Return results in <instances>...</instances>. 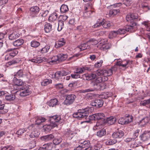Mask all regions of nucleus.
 Returning a JSON list of instances; mask_svg holds the SVG:
<instances>
[{
    "instance_id": "f257e3e1",
    "label": "nucleus",
    "mask_w": 150,
    "mask_h": 150,
    "mask_svg": "<svg viewBox=\"0 0 150 150\" xmlns=\"http://www.w3.org/2000/svg\"><path fill=\"white\" fill-rule=\"evenodd\" d=\"M50 124L46 125L43 126V129L44 131L48 132L52 128L57 126L59 123L62 122L64 120L61 118L60 115H56L50 117Z\"/></svg>"
},
{
    "instance_id": "f03ea898",
    "label": "nucleus",
    "mask_w": 150,
    "mask_h": 150,
    "mask_svg": "<svg viewBox=\"0 0 150 150\" xmlns=\"http://www.w3.org/2000/svg\"><path fill=\"white\" fill-rule=\"evenodd\" d=\"M136 23L133 22L131 25H127L126 26L125 29H120L117 30L113 31V37L114 35L116 34H125L126 31L130 32H134L136 29Z\"/></svg>"
},
{
    "instance_id": "7ed1b4c3",
    "label": "nucleus",
    "mask_w": 150,
    "mask_h": 150,
    "mask_svg": "<svg viewBox=\"0 0 150 150\" xmlns=\"http://www.w3.org/2000/svg\"><path fill=\"white\" fill-rule=\"evenodd\" d=\"M89 113L88 108L79 109L78 110L77 112L73 114V116L74 117L77 118L79 119H80L81 118H83L86 119L87 117H88Z\"/></svg>"
},
{
    "instance_id": "20e7f679",
    "label": "nucleus",
    "mask_w": 150,
    "mask_h": 150,
    "mask_svg": "<svg viewBox=\"0 0 150 150\" xmlns=\"http://www.w3.org/2000/svg\"><path fill=\"white\" fill-rule=\"evenodd\" d=\"M12 50V49H8L5 53V54H6L4 58L5 60L8 61L11 59L17 54L18 52L17 50Z\"/></svg>"
},
{
    "instance_id": "39448f33",
    "label": "nucleus",
    "mask_w": 150,
    "mask_h": 150,
    "mask_svg": "<svg viewBox=\"0 0 150 150\" xmlns=\"http://www.w3.org/2000/svg\"><path fill=\"white\" fill-rule=\"evenodd\" d=\"M29 86L24 85L20 87V90H22L20 93V95L21 97H24L29 95L31 93V91L29 88Z\"/></svg>"
},
{
    "instance_id": "423d86ee",
    "label": "nucleus",
    "mask_w": 150,
    "mask_h": 150,
    "mask_svg": "<svg viewBox=\"0 0 150 150\" xmlns=\"http://www.w3.org/2000/svg\"><path fill=\"white\" fill-rule=\"evenodd\" d=\"M132 117L129 115H126L125 117H121L118 120V122L121 125H126L131 122L132 121Z\"/></svg>"
},
{
    "instance_id": "0eeeda50",
    "label": "nucleus",
    "mask_w": 150,
    "mask_h": 150,
    "mask_svg": "<svg viewBox=\"0 0 150 150\" xmlns=\"http://www.w3.org/2000/svg\"><path fill=\"white\" fill-rule=\"evenodd\" d=\"M76 98V96L74 94L67 95L66 96L64 103L66 105H70L74 103Z\"/></svg>"
},
{
    "instance_id": "6e6552de",
    "label": "nucleus",
    "mask_w": 150,
    "mask_h": 150,
    "mask_svg": "<svg viewBox=\"0 0 150 150\" xmlns=\"http://www.w3.org/2000/svg\"><path fill=\"white\" fill-rule=\"evenodd\" d=\"M108 80V79L106 78L105 79H103V78L101 76L97 78L96 79L94 80L92 82V84L94 86V88H92L94 89V91L95 90H97V88L99 86L100 83L102 81H107Z\"/></svg>"
},
{
    "instance_id": "1a4fd4ad",
    "label": "nucleus",
    "mask_w": 150,
    "mask_h": 150,
    "mask_svg": "<svg viewBox=\"0 0 150 150\" xmlns=\"http://www.w3.org/2000/svg\"><path fill=\"white\" fill-rule=\"evenodd\" d=\"M70 71L66 72L64 70L57 71L54 74H52V78H55L57 79H59L60 77L66 76L70 74Z\"/></svg>"
},
{
    "instance_id": "9d476101",
    "label": "nucleus",
    "mask_w": 150,
    "mask_h": 150,
    "mask_svg": "<svg viewBox=\"0 0 150 150\" xmlns=\"http://www.w3.org/2000/svg\"><path fill=\"white\" fill-rule=\"evenodd\" d=\"M96 74L98 76H103V79H105L106 78H108L107 76H109L110 74H109L108 71L106 70L98 69L96 71Z\"/></svg>"
},
{
    "instance_id": "9b49d317",
    "label": "nucleus",
    "mask_w": 150,
    "mask_h": 150,
    "mask_svg": "<svg viewBox=\"0 0 150 150\" xmlns=\"http://www.w3.org/2000/svg\"><path fill=\"white\" fill-rule=\"evenodd\" d=\"M103 104V100L101 99H96L92 101L91 103L92 106H95L96 108L101 107Z\"/></svg>"
},
{
    "instance_id": "f8f14e48",
    "label": "nucleus",
    "mask_w": 150,
    "mask_h": 150,
    "mask_svg": "<svg viewBox=\"0 0 150 150\" xmlns=\"http://www.w3.org/2000/svg\"><path fill=\"white\" fill-rule=\"evenodd\" d=\"M96 76V73L92 72L90 74L86 73L82 75V78L85 79L86 80H90L95 79Z\"/></svg>"
},
{
    "instance_id": "ddd939ff",
    "label": "nucleus",
    "mask_w": 150,
    "mask_h": 150,
    "mask_svg": "<svg viewBox=\"0 0 150 150\" xmlns=\"http://www.w3.org/2000/svg\"><path fill=\"white\" fill-rule=\"evenodd\" d=\"M139 137L143 141H147L150 138V132L145 131L140 135Z\"/></svg>"
},
{
    "instance_id": "4468645a",
    "label": "nucleus",
    "mask_w": 150,
    "mask_h": 150,
    "mask_svg": "<svg viewBox=\"0 0 150 150\" xmlns=\"http://www.w3.org/2000/svg\"><path fill=\"white\" fill-rule=\"evenodd\" d=\"M13 81L15 86H17L18 89H20V87L24 85L23 81L21 79H18L16 77H14Z\"/></svg>"
},
{
    "instance_id": "2eb2a0df",
    "label": "nucleus",
    "mask_w": 150,
    "mask_h": 150,
    "mask_svg": "<svg viewBox=\"0 0 150 150\" xmlns=\"http://www.w3.org/2000/svg\"><path fill=\"white\" fill-rule=\"evenodd\" d=\"M33 128V125H31L29 126L27 128L20 129L17 131L16 132V134L18 136L21 135L25 132H28V130L32 129Z\"/></svg>"
},
{
    "instance_id": "dca6fc26",
    "label": "nucleus",
    "mask_w": 150,
    "mask_h": 150,
    "mask_svg": "<svg viewBox=\"0 0 150 150\" xmlns=\"http://www.w3.org/2000/svg\"><path fill=\"white\" fill-rule=\"evenodd\" d=\"M39 7L37 6L31 7L30 9V13L32 17H34L36 16L39 12Z\"/></svg>"
},
{
    "instance_id": "f3484780",
    "label": "nucleus",
    "mask_w": 150,
    "mask_h": 150,
    "mask_svg": "<svg viewBox=\"0 0 150 150\" xmlns=\"http://www.w3.org/2000/svg\"><path fill=\"white\" fill-rule=\"evenodd\" d=\"M80 143V145L83 150H89V149L91 148V145L89 141H84L82 143L81 142Z\"/></svg>"
},
{
    "instance_id": "a211bd4d",
    "label": "nucleus",
    "mask_w": 150,
    "mask_h": 150,
    "mask_svg": "<svg viewBox=\"0 0 150 150\" xmlns=\"http://www.w3.org/2000/svg\"><path fill=\"white\" fill-rule=\"evenodd\" d=\"M138 17V16L137 14L132 13L127 15L126 19L127 21L131 22L132 20L137 19Z\"/></svg>"
},
{
    "instance_id": "6ab92c4d",
    "label": "nucleus",
    "mask_w": 150,
    "mask_h": 150,
    "mask_svg": "<svg viewBox=\"0 0 150 150\" xmlns=\"http://www.w3.org/2000/svg\"><path fill=\"white\" fill-rule=\"evenodd\" d=\"M33 125V128L32 129L28 130V132L30 131H31L32 132L30 134L29 136L30 138H33L34 137H38L39 134V132H38L35 129L34 125Z\"/></svg>"
},
{
    "instance_id": "aec40b11",
    "label": "nucleus",
    "mask_w": 150,
    "mask_h": 150,
    "mask_svg": "<svg viewBox=\"0 0 150 150\" xmlns=\"http://www.w3.org/2000/svg\"><path fill=\"white\" fill-rule=\"evenodd\" d=\"M54 137V136L53 134H50L41 137L40 139L42 141L47 142L52 140Z\"/></svg>"
},
{
    "instance_id": "412c9836",
    "label": "nucleus",
    "mask_w": 150,
    "mask_h": 150,
    "mask_svg": "<svg viewBox=\"0 0 150 150\" xmlns=\"http://www.w3.org/2000/svg\"><path fill=\"white\" fill-rule=\"evenodd\" d=\"M65 43V40L63 38H61L56 42L55 47L56 48L61 47L64 45Z\"/></svg>"
},
{
    "instance_id": "4be33fe9",
    "label": "nucleus",
    "mask_w": 150,
    "mask_h": 150,
    "mask_svg": "<svg viewBox=\"0 0 150 150\" xmlns=\"http://www.w3.org/2000/svg\"><path fill=\"white\" fill-rule=\"evenodd\" d=\"M68 57V55L67 54H58L55 57L58 59L59 62H61L65 60Z\"/></svg>"
},
{
    "instance_id": "5701e85b",
    "label": "nucleus",
    "mask_w": 150,
    "mask_h": 150,
    "mask_svg": "<svg viewBox=\"0 0 150 150\" xmlns=\"http://www.w3.org/2000/svg\"><path fill=\"white\" fill-rule=\"evenodd\" d=\"M90 41H88L86 43L81 44L80 46L78 47L80 49V51L86 49H88L90 48L89 43Z\"/></svg>"
},
{
    "instance_id": "b1692460",
    "label": "nucleus",
    "mask_w": 150,
    "mask_h": 150,
    "mask_svg": "<svg viewBox=\"0 0 150 150\" xmlns=\"http://www.w3.org/2000/svg\"><path fill=\"white\" fill-rule=\"evenodd\" d=\"M124 132L119 130H118L113 133V138H121L124 135Z\"/></svg>"
},
{
    "instance_id": "393cba45",
    "label": "nucleus",
    "mask_w": 150,
    "mask_h": 150,
    "mask_svg": "<svg viewBox=\"0 0 150 150\" xmlns=\"http://www.w3.org/2000/svg\"><path fill=\"white\" fill-rule=\"evenodd\" d=\"M52 144L47 143L40 147L38 150H51L52 148Z\"/></svg>"
},
{
    "instance_id": "a878e982",
    "label": "nucleus",
    "mask_w": 150,
    "mask_h": 150,
    "mask_svg": "<svg viewBox=\"0 0 150 150\" xmlns=\"http://www.w3.org/2000/svg\"><path fill=\"white\" fill-rule=\"evenodd\" d=\"M74 132L70 130H68L66 132L64 135L67 137V139L70 140L73 137Z\"/></svg>"
},
{
    "instance_id": "bb28decb",
    "label": "nucleus",
    "mask_w": 150,
    "mask_h": 150,
    "mask_svg": "<svg viewBox=\"0 0 150 150\" xmlns=\"http://www.w3.org/2000/svg\"><path fill=\"white\" fill-rule=\"evenodd\" d=\"M16 98V96L14 94H8L5 96L6 100L10 102L14 101Z\"/></svg>"
},
{
    "instance_id": "cd10ccee",
    "label": "nucleus",
    "mask_w": 150,
    "mask_h": 150,
    "mask_svg": "<svg viewBox=\"0 0 150 150\" xmlns=\"http://www.w3.org/2000/svg\"><path fill=\"white\" fill-rule=\"evenodd\" d=\"M50 46L46 45L44 47L42 48L41 49L39 50L38 52H41L42 54L46 53L48 52L50 48Z\"/></svg>"
},
{
    "instance_id": "c85d7f7f",
    "label": "nucleus",
    "mask_w": 150,
    "mask_h": 150,
    "mask_svg": "<svg viewBox=\"0 0 150 150\" xmlns=\"http://www.w3.org/2000/svg\"><path fill=\"white\" fill-rule=\"evenodd\" d=\"M58 101L56 98L52 99L47 103L50 106L54 107L58 104Z\"/></svg>"
},
{
    "instance_id": "c756f323",
    "label": "nucleus",
    "mask_w": 150,
    "mask_h": 150,
    "mask_svg": "<svg viewBox=\"0 0 150 150\" xmlns=\"http://www.w3.org/2000/svg\"><path fill=\"white\" fill-rule=\"evenodd\" d=\"M52 25L50 23H47L44 25V30L46 33H48L52 30Z\"/></svg>"
},
{
    "instance_id": "7c9ffc66",
    "label": "nucleus",
    "mask_w": 150,
    "mask_h": 150,
    "mask_svg": "<svg viewBox=\"0 0 150 150\" xmlns=\"http://www.w3.org/2000/svg\"><path fill=\"white\" fill-rule=\"evenodd\" d=\"M43 59V58H42V57H38L35 58L30 59L29 60L33 62L40 63L44 61Z\"/></svg>"
},
{
    "instance_id": "2f4dec72",
    "label": "nucleus",
    "mask_w": 150,
    "mask_h": 150,
    "mask_svg": "<svg viewBox=\"0 0 150 150\" xmlns=\"http://www.w3.org/2000/svg\"><path fill=\"white\" fill-rule=\"evenodd\" d=\"M35 124L38 125H40L42 122H45L46 120L44 117H37L35 118Z\"/></svg>"
},
{
    "instance_id": "473e14b6",
    "label": "nucleus",
    "mask_w": 150,
    "mask_h": 150,
    "mask_svg": "<svg viewBox=\"0 0 150 150\" xmlns=\"http://www.w3.org/2000/svg\"><path fill=\"white\" fill-rule=\"evenodd\" d=\"M149 119V118L148 117H146L140 121L139 124L141 126H144L148 122Z\"/></svg>"
},
{
    "instance_id": "72a5a7b5",
    "label": "nucleus",
    "mask_w": 150,
    "mask_h": 150,
    "mask_svg": "<svg viewBox=\"0 0 150 150\" xmlns=\"http://www.w3.org/2000/svg\"><path fill=\"white\" fill-rule=\"evenodd\" d=\"M24 43V40L22 39H18L13 42V45L16 47H18L22 45Z\"/></svg>"
},
{
    "instance_id": "f704fd0d",
    "label": "nucleus",
    "mask_w": 150,
    "mask_h": 150,
    "mask_svg": "<svg viewBox=\"0 0 150 150\" xmlns=\"http://www.w3.org/2000/svg\"><path fill=\"white\" fill-rule=\"evenodd\" d=\"M106 133L105 129L103 128L99 130L97 132L96 135L99 137H101L105 135Z\"/></svg>"
},
{
    "instance_id": "c9c22d12",
    "label": "nucleus",
    "mask_w": 150,
    "mask_h": 150,
    "mask_svg": "<svg viewBox=\"0 0 150 150\" xmlns=\"http://www.w3.org/2000/svg\"><path fill=\"white\" fill-rule=\"evenodd\" d=\"M95 114L96 120H104V117H105V115L102 113H98Z\"/></svg>"
},
{
    "instance_id": "e433bc0d",
    "label": "nucleus",
    "mask_w": 150,
    "mask_h": 150,
    "mask_svg": "<svg viewBox=\"0 0 150 150\" xmlns=\"http://www.w3.org/2000/svg\"><path fill=\"white\" fill-rule=\"evenodd\" d=\"M57 18V15L56 13H54L51 15L49 17V21L53 22L56 21Z\"/></svg>"
},
{
    "instance_id": "4c0bfd02",
    "label": "nucleus",
    "mask_w": 150,
    "mask_h": 150,
    "mask_svg": "<svg viewBox=\"0 0 150 150\" xmlns=\"http://www.w3.org/2000/svg\"><path fill=\"white\" fill-rule=\"evenodd\" d=\"M60 10L62 13H66L69 10L68 6L65 4L62 5L60 7Z\"/></svg>"
},
{
    "instance_id": "58836bf2",
    "label": "nucleus",
    "mask_w": 150,
    "mask_h": 150,
    "mask_svg": "<svg viewBox=\"0 0 150 150\" xmlns=\"http://www.w3.org/2000/svg\"><path fill=\"white\" fill-rule=\"evenodd\" d=\"M64 26V21L62 20H59L58 23L57 30L59 31H61L63 28Z\"/></svg>"
},
{
    "instance_id": "ea45409f",
    "label": "nucleus",
    "mask_w": 150,
    "mask_h": 150,
    "mask_svg": "<svg viewBox=\"0 0 150 150\" xmlns=\"http://www.w3.org/2000/svg\"><path fill=\"white\" fill-rule=\"evenodd\" d=\"M84 72L83 67H79L76 68V69L74 71V73L77 74H82Z\"/></svg>"
},
{
    "instance_id": "a19ab883",
    "label": "nucleus",
    "mask_w": 150,
    "mask_h": 150,
    "mask_svg": "<svg viewBox=\"0 0 150 150\" xmlns=\"http://www.w3.org/2000/svg\"><path fill=\"white\" fill-rule=\"evenodd\" d=\"M18 37V35L15 33H12L8 36V38L10 40H13Z\"/></svg>"
},
{
    "instance_id": "79ce46f5",
    "label": "nucleus",
    "mask_w": 150,
    "mask_h": 150,
    "mask_svg": "<svg viewBox=\"0 0 150 150\" xmlns=\"http://www.w3.org/2000/svg\"><path fill=\"white\" fill-rule=\"evenodd\" d=\"M40 43L39 42L35 41H32L31 42V46L33 47H37L40 45Z\"/></svg>"
},
{
    "instance_id": "37998d69",
    "label": "nucleus",
    "mask_w": 150,
    "mask_h": 150,
    "mask_svg": "<svg viewBox=\"0 0 150 150\" xmlns=\"http://www.w3.org/2000/svg\"><path fill=\"white\" fill-rule=\"evenodd\" d=\"M52 80L50 79H46L45 80L43 81L42 82L41 85L42 86H46L50 83H52Z\"/></svg>"
},
{
    "instance_id": "c03bdc74",
    "label": "nucleus",
    "mask_w": 150,
    "mask_h": 150,
    "mask_svg": "<svg viewBox=\"0 0 150 150\" xmlns=\"http://www.w3.org/2000/svg\"><path fill=\"white\" fill-rule=\"evenodd\" d=\"M142 23V24L144 25L145 26L146 31H150V25L148 21H144Z\"/></svg>"
},
{
    "instance_id": "a18cd8bd",
    "label": "nucleus",
    "mask_w": 150,
    "mask_h": 150,
    "mask_svg": "<svg viewBox=\"0 0 150 150\" xmlns=\"http://www.w3.org/2000/svg\"><path fill=\"white\" fill-rule=\"evenodd\" d=\"M89 120H88L84 121L83 123H86V122L89 123L91 122V120H96L95 114H93L89 117Z\"/></svg>"
},
{
    "instance_id": "49530a36",
    "label": "nucleus",
    "mask_w": 150,
    "mask_h": 150,
    "mask_svg": "<svg viewBox=\"0 0 150 150\" xmlns=\"http://www.w3.org/2000/svg\"><path fill=\"white\" fill-rule=\"evenodd\" d=\"M62 141V139L61 138H55L53 140V143L55 145L59 144Z\"/></svg>"
},
{
    "instance_id": "de8ad7c7",
    "label": "nucleus",
    "mask_w": 150,
    "mask_h": 150,
    "mask_svg": "<svg viewBox=\"0 0 150 150\" xmlns=\"http://www.w3.org/2000/svg\"><path fill=\"white\" fill-rule=\"evenodd\" d=\"M106 121L108 125H112V116H111L106 118Z\"/></svg>"
},
{
    "instance_id": "09e8293b",
    "label": "nucleus",
    "mask_w": 150,
    "mask_h": 150,
    "mask_svg": "<svg viewBox=\"0 0 150 150\" xmlns=\"http://www.w3.org/2000/svg\"><path fill=\"white\" fill-rule=\"evenodd\" d=\"M29 146L30 149H32L35 147L36 146V142L35 140H33L29 144Z\"/></svg>"
},
{
    "instance_id": "8fccbe9b",
    "label": "nucleus",
    "mask_w": 150,
    "mask_h": 150,
    "mask_svg": "<svg viewBox=\"0 0 150 150\" xmlns=\"http://www.w3.org/2000/svg\"><path fill=\"white\" fill-rule=\"evenodd\" d=\"M5 105L4 104H0V114H4L7 111H4L3 110L4 107Z\"/></svg>"
},
{
    "instance_id": "3c124183",
    "label": "nucleus",
    "mask_w": 150,
    "mask_h": 150,
    "mask_svg": "<svg viewBox=\"0 0 150 150\" xmlns=\"http://www.w3.org/2000/svg\"><path fill=\"white\" fill-rule=\"evenodd\" d=\"M17 59L13 60L7 63H6V65L7 66H11L13 64H17L18 63Z\"/></svg>"
},
{
    "instance_id": "603ef678",
    "label": "nucleus",
    "mask_w": 150,
    "mask_h": 150,
    "mask_svg": "<svg viewBox=\"0 0 150 150\" xmlns=\"http://www.w3.org/2000/svg\"><path fill=\"white\" fill-rule=\"evenodd\" d=\"M23 75V70L22 69H21L19 70L14 75V76H18L19 77H22Z\"/></svg>"
},
{
    "instance_id": "864d4df0",
    "label": "nucleus",
    "mask_w": 150,
    "mask_h": 150,
    "mask_svg": "<svg viewBox=\"0 0 150 150\" xmlns=\"http://www.w3.org/2000/svg\"><path fill=\"white\" fill-rule=\"evenodd\" d=\"M107 8L109 10V12L108 15L109 17H111L112 15V5H111L108 6Z\"/></svg>"
},
{
    "instance_id": "5fc2aeb1",
    "label": "nucleus",
    "mask_w": 150,
    "mask_h": 150,
    "mask_svg": "<svg viewBox=\"0 0 150 150\" xmlns=\"http://www.w3.org/2000/svg\"><path fill=\"white\" fill-rule=\"evenodd\" d=\"M103 22V21H98L95 24L92 26V27L93 28L98 27L101 25H102V24Z\"/></svg>"
},
{
    "instance_id": "6e6d98bb",
    "label": "nucleus",
    "mask_w": 150,
    "mask_h": 150,
    "mask_svg": "<svg viewBox=\"0 0 150 150\" xmlns=\"http://www.w3.org/2000/svg\"><path fill=\"white\" fill-rule=\"evenodd\" d=\"M103 21V22L102 24V26L103 28H107L110 26L111 24L109 22L105 21Z\"/></svg>"
},
{
    "instance_id": "4d7b16f0",
    "label": "nucleus",
    "mask_w": 150,
    "mask_h": 150,
    "mask_svg": "<svg viewBox=\"0 0 150 150\" xmlns=\"http://www.w3.org/2000/svg\"><path fill=\"white\" fill-rule=\"evenodd\" d=\"M102 124L99 122L97 123L96 125L93 127V129L96 130L101 128Z\"/></svg>"
},
{
    "instance_id": "13d9d810",
    "label": "nucleus",
    "mask_w": 150,
    "mask_h": 150,
    "mask_svg": "<svg viewBox=\"0 0 150 150\" xmlns=\"http://www.w3.org/2000/svg\"><path fill=\"white\" fill-rule=\"evenodd\" d=\"M93 11H86L84 13V16L85 17L88 18L91 16V14L93 13Z\"/></svg>"
},
{
    "instance_id": "bf43d9fd",
    "label": "nucleus",
    "mask_w": 150,
    "mask_h": 150,
    "mask_svg": "<svg viewBox=\"0 0 150 150\" xmlns=\"http://www.w3.org/2000/svg\"><path fill=\"white\" fill-rule=\"evenodd\" d=\"M103 63V60H100L99 62H97L95 64L94 67L95 68H99L101 66Z\"/></svg>"
},
{
    "instance_id": "052dcab7",
    "label": "nucleus",
    "mask_w": 150,
    "mask_h": 150,
    "mask_svg": "<svg viewBox=\"0 0 150 150\" xmlns=\"http://www.w3.org/2000/svg\"><path fill=\"white\" fill-rule=\"evenodd\" d=\"M71 76L72 78L74 79H77L78 78H82V75H81L78 74L74 73V74H72L71 75Z\"/></svg>"
},
{
    "instance_id": "680f3d73",
    "label": "nucleus",
    "mask_w": 150,
    "mask_h": 150,
    "mask_svg": "<svg viewBox=\"0 0 150 150\" xmlns=\"http://www.w3.org/2000/svg\"><path fill=\"white\" fill-rule=\"evenodd\" d=\"M132 3V1L130 0H123V3L126 5V6H130Z\"/></svg>"
},
{
    "instance_id": "e2e57ef3",
    "label": "nucleus",
    "mask_w": 150,
    "mask_h": 150,
    "mask_svg": "<svg viewBox=\"0 0 150 150\" xmlns=\"http://www.w3.org/2000/svg\"><path fill=\"white\" fill-rule=\"evenodd\" d=\"M54 86L55 88L58 89H60L63 88V84L61 83L55 84Z\"/></svg>"
},
{
    "instance_id": "0e129e2a",
    "label": "nucleus",
    "mask_w": 150,
    "mask_h": 150,
    "mask_svg": "<svg viewBox=\"0 0 150 150\" xmlns=\"http://www.w3.org/2000/svg\"><path fill=\"white\" fill-rule=\"evenodd\" d=\"M2 148L3 150H13V147L11 146H6Z\"/></svg>"
},
{
    "instance_id": "69168bd1",
    "label": "nucleus",
    "mask_w": 150,
    "mask_h": 150,
    "mask_svg": "<svg viewBox=\"0 0 150 150\" xmlns=\"http://www.w3.org/2000/svg\"><path fill=\"white\" fill-rule=\"evenodd\" d=\"M49 12V11L48 10H45L42 13H40V15L42 17H45L48 14Z\"/></svg>"
},
{
    "instance_id": "338daca9",
    "label": "nucleus",
    "mask_w": 150,
    "mask_h": 150,
    "mask_svg": "<svg viewBox=\"0 0 150 150\" xmlns=\"http://www.w3.org/2000/svg\"><path fill=\"white\" fill-rule=\"evenodd\" d=\"M100 147V146L98 145H94L93 147H91L89 150H99Z\"/></svg>"
},
{
    "instance_id": "774afa93",
    "label": "nucleus",
    "mask_w": 150,
    "mask_h": 150,
    "mask_svg": "<svg viewBox=\"0 0 150 150\" xmlns=\"http://www.w3.org/2000/svg\"><path fill=\"white\" fill-rule=\"evenodd\" d=\"M99 86L97 88V90H103L105 88V84L103 83H100Z\"/></svg>"
}]
</instances>
